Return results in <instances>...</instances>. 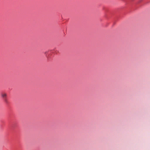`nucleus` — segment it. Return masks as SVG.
<instances>
[{
    "label": "nucleus",
    "instance_id": "1",
    "mask_svg": "<svg viewBox=\"0 0 150 150\" xmlns=\"http://www.w3.org/2000/svg\"><path fill=\"white\" fill-rule=\"evenodd\" d=\"M1 95L4 101L6 103L7 102V96L6 94L5 93H1Z\"/></svg>",
    "mask_w": 150,
    "mask_h": 150
}]
</instances>
